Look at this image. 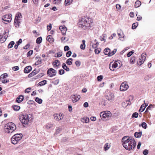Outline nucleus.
<instances>
[{
	"label": "nucleus",
	"instance_id": "obj_1",
	"mask_svg": "<svg viewBox=\"0 0 155 155\" xmlns=\"http://www.w3.org/2000/svg\"><path fill=\"white\" fill-rule=\"evenodd\" d=\"M91 23L87 17H84L79 19L78 25L79 27L85 29L88 27H91Z\"/></svg>",
	"mask_w": 155,
	"mask_h": 155
},
{
	"label": "nucleus",
	"instance_id": "obj_2",
	"mask_svg": "<svg viewBox=\"0 0 155 155\" xmlns=\"http://www.w3.org/2000/svg\"><path fill=\"white\" fill-rule=\"evenodd\" d=\"M136 143L135 140L131 137L130 141L127 142L126 144H123L124 147L127 150H131L134 149L136 147Z\"/></svg>",
	"mask_w": 155,
	"mask_h": 155
},
{
	"label": "nucleus",
	"instance_id": "obj_3",
	"mask_svg": "<svg viewBox=\"0 0 155 155\" xmlns=\"http://www.w3.org/2000/svg\"><path fill=\"white\" fill-rule=\"evenodd\" d=\"M5 131L7 133H12L16 128L15 124L12 122L8 123L5 125Z\"/></svg>",
	"mask_w": 155,
	"mask_h": 155
},
{
	"label": "nucleus",
	"instance_id": "obj_4",
	"mask_svg": "<svg viewBox=\"0 0 155 155\" xmlns=\"http://www.w3.org/2000/svg\"><path fill=\"white\" fill-rule=\"evenodd\" d=\"M31 115L25 114L20 115L19 117V119L23 124L26 125L28 122L29 118L31 117Z\"/></svg>",
	"mask_w": 155,
	"mask_h": 155
},
{
	"label": "nucleus",
	"instance_id": "obj_5",
	"mask_svg": "<svg viewBox=\"0 0 155 155\" xmlns=\"http://www.w3.org/2000/svg\"><path fill=\"white\" fill-rule=\"evenodd\" d=\"M100 115L102 119L104 120H106L111 117L112 114L110 111H106L101 112Z\"/></svg>",
	"mask_w": 155,
	"mask_h": 155
},
{
	"label": "nucleus",
	"instance_id": "obj_6",
	"mask_svg": "<svg viewBox=\"0 0 155 155\" xmlns=\"http://www.w3.org/2000/svg\"><path fill=\"white\" fill-rule=\"evenodd\" d=\"M22 137V135L21 134L14 135L11 138L12 143L14 144H17L19 141L21 140Z\"/></svg>",
	"mask_w": 155,
	"mask_h": 155
},
{
	"label": "nucleus",
	"instance_id": "obj_7",
	"mask_svg": "<svg viewBox=\"0 0 155 155\" xmlns=\"http://www.w3.org/2000/svg\"><path fill=\"white\" fill-rule=\"evenodd\" d=\"M22 15L21 13H18L15 17L14 24L15 26L18 28L19 26L20 25L21 22Z\"/></svg>",
	"mask_w": 155,
	"mask_h": 155
},
{
	"label": "nucleus",
	"instance_id": "obj_8",
	"mask_svg": "<svg viewBox=\"0 0 155 155\" xmlns=\"http://www.w3.org/2000/svg\"><path fill=\"white\" fill-rule=\"evenodd\" d=\"M120 61L118 60L116 61H112L109 65V68L110 70L114 71V68H116L118 66V64H120Z\"/></svg>",
	"mask_w": 155,
	"mask_h": 155
},
{
	"label": "nucleus",
	"instance_id": "obj_9",
	"mask_svg": "<svg viewBox=\"0 0 155 155\" xmlns=\"http://www.w3.org/2000/svg\"><path fill=\"white\" fill-rule=\"evenodd\" d=\"M56 72L57 71L53 69V68H51L48 70L47 74L48 76H49L50 77H52L56 75Z\"/></svg>",
	"mask_w": 155,
	"mask_h": 155
},
{
	"label": "nucleus",
	"instance_id": "obj_10",
	"mask_svg": "<svg viewBox=\"0 0 155 155\" xmlns=\"http://www.w3.org/2000/svg\"><path fill=\"white\" fill-rule=\"evenodd\" d=\"M11 14H7L4 15L2 17V20L7 23L10 22L12 20Z\"/></svg>",
	"mask_w": 155,
	"mask_h": 155
},
{
	"label": "nucleus",
	"instance_id": "obj_11",
	"mask_svg": "<svg viewBox=\"0 0 155 155\" xmlns=\"http://www.w3.org/2000/svg\"><path fill=\"white\" fill-rule=\"evenodd\" d=\"M129 86L126 82L122 83L120 87V90L121 91H125L128 88Z\"/></svg>",
	"mask_w": 155,
	"mask_h": 155
},
{
	"label": "nucleus",
	"instance_id": "obj_12",
	"mask_svg": "<svg viewBox=\"0 0 155 155\" xmlns=\"http://www.w3.org/2000/svg\"><path fill=\"white\" fill-rule=\"evenodd\" d=\"M72 100L73 102H75L79 100L81 98L79 95L77 94L72 95L71 96Z\"/></svg>",
	"mask_w": 155,
	"mask_h": 155
},
{
	"label": "nucleus",
	"instance_id": "obj_13",
	"mask_svg": "<svg viewBox=\"0 0 155 155\" xmlns=\"http://www.w3.org/2000/svg\"><path fill=\"white\" fill-rule=\"evenodd\" d=\"M130 138L129 136H125L123 137L122 139V142L123 145V144H126L127 142L130 141Z\"/></svg>",
	"mask_w": 155,
	"mask_h": 155
},
{
	"label": "nucleus",
	"instance_id": "obj_14",
	"mask_svg": "<svg viewBox=\"0 0 155 155\" xmlns=\"http://www.w3.org/2000/svg\"><path fill=\"white\" fill-rule=\"evenodd\" d=\"M114 94L112 93H109L108 94L106 97V99L109 101H112L114 99Z\"/></svg>",
	"mask_w": 155,
	"mask_h": 155
},
{
	"label": "nucleus",
	"instance_id": "obj_15",
	"mask_svg": "<svg viewBox=\"0 0 155 155\" xmlns=\"http://www.w3.org/2000/svg\"><path fill=\"white\" fill-rule=\"evenodd\" d=\"M59 29L61 31L63 35H64L66 32L67 28L65 26H60L59 27Z\"/></svg>",
	"mask_w": 155,
	"mask_h": 155
},
{
	"label": "nucleus",
	"instance_id": "obj_16",
	"mask_svg": "<svg viewBox=\"0 0 155 155\" xmlns=\"http://www.w3.org/2000/svg\"><path fill=\"white\" fill-rule=\"evenodd\" d=\"M32 67L30 66L26 67L24 70V72L25 73H28L32 70Z\"/></svg>",
	"mask_w": 155,
	"mask_h": 155
},
{
	"label": "nucleus",
	"instance_id": "obj_17",
	"mask_svg": "<svg viewBox=\"0 0 155 155\" xmlns=\"http://www.w3.org/2000/svg\"><path fill=\"white\" fill-rule=\"evenodd\" d=\"M46 39L50 43H52L54 42V39L52 36L51 35H49L47 36Z\"/></svg>",
	"mask_w": 155,
	"mask_h": 155
},
{
	"label": "nucleus",
	"instance_id": "obj_18",
	"mask_svg": "<svg viewBox=\"0 0 155 155\" xmlns=\"http://www.w3.org/2000/svg\"><path fill=\"white\" fill-rule=\"evenodd\" d=\"M23 96L21 95L19 96L16 98V101L18 103H20L23 101Z\"/></svg>",
	"mask_w": 155,
	"mask_h": 155
},
{
	"label": "nucleus",
	"instance_id": "obj_19",
	"mask_svg": "<svg viewBox=\"0 0 155 155\" xmlns=\"http://www.w3.org/2000/svg\"><path fill=\"white\" fill-rule=\"evenodd\" d=\"M130 100L126 101L122 103V105L123 107H126V106L128 105H130L131 103Z\"/></svg>",
	"mask_w": 155,
	"mask_h": 155
},
{
	"label": "nucleus",
	"instance_id": "obj_20",
	"mask_svg": "<svg viewBox=\"0 0 155 155\" xmlns=\"http://www.w3.org/2000/svg\"><path fill=\"white\" fill-rule=\"evenodd\" d=\"M142 134V131H140L139 132H136L135 133L134 135L135 137L137 138H139L141 137Z\"/></svg>",
	"mask_w": 155,
	"mask_h": 155
},
{
	"label": "nucleus",
	"instance_id": "obj_21",
	"mask_svg": "<svg viewBox=\"0 0 155 155\" xmlns=\"http://www.w3.org/2000/svg\"><path fill=\"white\" fill-rule=\"evenodd\" d=\"M37 73H38V72L37 71V70L36 69H35L31 73L28 75V78H31Z\"/></svg>",
	"mask_w": 155,
	"mask_h": 155
},
{
	"label": "nucleus",
	"instance_id": "obj_22",
	"mask_svg": "<svg viewBox=\"0 0 155 155\" xmlns=\"http://www.w3.org/2000/svg\"><path fill=\"white\" fill-rule=\"evenodd\" d=\"M60 62L58 60H56L55 61L53 62L52 64L54 67H58L60 65Z\"/></svg>",
	"mask_w": 155,
	"mask_h": 155
},
{
	"label": "nucleus",
	"instance_id": "obj_23",
	"mask_svg": "<svg viewBox=\"0 0 155 155\" xmlns=\"http://www.w3.org/2000/svg\"><path fill=\"white\" fill-rule=\"evenodd\" d=\"M22 42V40L21 39H20L19 40L16 42V44L15 45L14 48L15 49H17L18 48V45L20 44Z\"/></svg>",
	"mask_w": 155,
	"mask_h": 155
},
{
	"label": "nucleus",
	"instance_id": "obj_24",
	"mask_svg": "<svg viewBox=\"0 0 155 155\" xmlns=\"http://www.w3.org/2000/svg\"><path fill=\"white\" fill-rule=\"evenodd\" d=\"M145 104V105H144V104H142L139 110L140 111L143 112L144 110L146 107L148 105L147 104V105Z\"/></svg>",
	"mask_w": 155,
	"mask_h": 155
},
{
	"label": "nucleus",
	"instance_id": "obj_25",
	"mask_svg": "<svg viewBox=\"0 0 155 155\" xmlns=\"http://www.w3.org/2000/svg\"><path fill=\"white\" fill-rule=\"evenodd\" d=\"M82 43L81 44L80 46V48L82 50H84L85 48V41L84 40L82 41Z\"/></svg>",
	"mask_w": 155,
	"mask_h": 155
},
{
	"label": "nucleus",
	"instance_id": "obj_26",
	"mask_svg": "<svg viewBox=\"0 0 155 155\" xmlns=\"http://www.w3.org/2000/svg\"><path fill=\"white\" fill-rule=\"evenodd\" d=\"M110 144H109V143H105L104 147V150L107 151L110 148Z\"/></svg>",
	"mask_w": 155,
	"mask_h": 155
},
{
	"label": "nucleus",
	"instance_id": "obj_27",
	"mask_svg": "<svg viewBox=\"0 0 155 155\" xmlns=\"http://www.w3.org/2000/svg\"><path fill=\"white\" fill-rule=\"evenodd\" d=\"M110 49L108 48H106L104 50V53L105 55H108L109 56V54L110 53Z\"/></svg>",
	"mask_w": 155,
	"mask_h": 155
},
{
	"label": "nucleus",
	"instance_id": "obj_28",
	"mask_svg": "<svg viewBox=\"0 0 155 155\" xmlns=\"http://www.w3.org/2000/svg\"><path fill=\"white\" fill-rule=\"evenodd\" d=\"M136 58L134 56H132L130 59V63L131 64H134L135 62V60Z\"/></svg>",
	"mask_w": 155,
	"mask_h": 155
},
{
	"label": "nucleus",
	"instance_id": "obj_29",
	"mask_svg": "<svg viewBox=\"0 0 155 155\" xmlns=\"http://www.w3.org/2000/svg\"><path fill=\"white\" fill-rule=\"evenodd\" d=\"M73 0H65L64 2L65 5L68 6L70 5L72 2Z\"/></svg>",
	"mask_w": 155,
	"mask_h": 155
},
{
	"label": "nucleus",
	"instance_id": "obj_30",
	"mask_svg": "<svg viewBox=\"0 0 155 155\" xmlns=\"http://www.w3.org/2000/svg\"><path fill=\"white\" fill-rule=\"evenodd\" d=\"M62 68L65 70L67 71H70L69 68L68 67L66 66V64L64 63H63L62 65Z\"/></svg>",
	"mask_w": 155,
	"mask_h": 155
},
{
	"label": "nucleus",
	"instance_id": "obj_31",
	"mask_svg": "<svg viewBox=\"0 0 155 155\" xmlns=\"http://www.w3.org/2000/svg\"><path fill=\"white\" fill-rule=\"evenodd\" d=\"M73 59L71 58H70L67 60L66 63L69 65H71L72 64V61Z\"/></svg>",
	"mask_w": 155,
	"mask_h": 155
},
{
	"label": "nucleus",
	"instance_id": "obj_32",
	"mask_svg": "<svg viewBox=\"0 0 155 155\" xmlns=\"http://www.w3.org/2000/svg\"><path fill=\"white\" fill-rule=\"evenodd\" d=\"M141 4V2L139 0L135 2V8H138L139 7Z\"/></svg>",
	"mask_w": 155,
	"mask_h": 155
},
{
	"label": "nucleus",
	"instance_id": "obj_33",
	"mask_svg": "<svg viewBox=\"0 0 155 155\" xmlns=\"http://www.w3.org/2000/svg\"><path fill=\"white\" fill-rule=\"evenodd\" d=\"M146 56L147 55L146 53H143L142 54L141 58H140L144 61L146 60Z\"/></svg>",
	"mask_w": 155,
	"mask_h": 155
},
{
	"label": "nucleus",
	"instance_id": "obj_34",
	"mask_svg": "<svg viewBox=\"0 0 155 155\" xmlns=\"http://www.w3.org/2000/svg\"><path fill=\"white\" fill-rule=\"evenodd\" d=\"M47 82V81L46 80H43V81L40 82L38 83V86H43V85L46 84Z\"/></svg>",
	"mask_w": 155,
	"mask_h": 155
},
{
	"label": "nucleus",
	"instance_id": "obj_35",
	"mask_svg": "<svg viewBox=\"0 0 155 155\" xmlns=\"http://www.w3.org/2000/svg\"><path fill=\"white\" fill-rule=\"evenodd\" d=\"M53 126V124L51 123H48L46 125V128L48 129H50Z\"/></svg>",
	"mask_w": 155,
	"mask_h": 155
},
{
	"label": "nucleus",
	"instance_id": "obj_36",
	"mask_svg": "<svg viewBox=\"0 0 155 155\" xmlns=\"http://www.w3.org/2000/svg\"><path fill=\"white\" fill-rule=\"evenodd\" d=\"M35 101L39 104H41L42 102V100L38 97L36 98Z\"/></svg>",
	"mask_w": 155,
	"mask_h": 155
},
{
	"label": "nucleus",
	"instance_id": "obj_37",
	"mask_svg": "<svg viewBox=\"0 0 155 155\" xmlns=\"http://www.w3.org/2000/svg\"><path fill=\"white\" fill-rule=\"evenodd\" d=\"M89 118L88 117H85L84 118H82L81 120V121L82 122L85 123H88L89 121Z\"/></svg>",
	"mask_w": 155,
	"mask_h": 155
},
{
	"label": "nucleus",
	"instance_id": "obj_38",
	"mask_svg": "<svg viewBox=\"0 0 155 155\" xmlns=\"http://www.w3.org/2000/svg\"><path fill=\"white\" fill-rule=\"evenodd\" d=\"M54 119L55 120H60V115L59 114H55L54 115Z\"/></svg>",
	"mask_w": 155,
	"mask_h": 155
},
{
	"label": "nucleus",
	"instance_id": "obj_39",
	"mask_svg": "<svg viewBox=\"0 0 155 155\" xmlns=\"http://www.w3.org/2000/svg\"><path fill=\"white\" fill-rule=\"evenodd\" d=\"M42 41V38L41 37H39L36 40V43L38 44H40Z\"/></svg>",
	"mask_w": 155,
	"mask_h": 155
},
{
	"label": "nucleus",
	"instance_id": "obj_40",
	"mask_svg": "<svg viewBox=\"0 0 155 155\" xmlns=\"http://www.w3.org/2000/svg\"><path fill=\"white\" fill-rule=\"evenodd\" d=\"M15 42L14 41H11L10 42V43L8 44V48H12L13 46V45H14Z\"/></svg>",
	"mask_w": 155,
	"mask_h": 155
},
{
	"label": "nucleus",
	"instance_id": "obj_41",
	"mask_svg": "<svg viewBox=\"0 0 155 155\" xmlns=\"http://www.w3.org/2000/svg\"><path fill=\"white\" fill-rule=\"evenodd\" d=\"M140 127L142 126L143 128L144 129H146L147 127V125L146 123L143 122L141 124H140L139 125Z\"/></svg>",
	"mask_w": 155,
	"mask_h": 155
},
{
	"label": "nucleus",
	"instance_id": "obj_42",
	"mask_svg": "<svg viewBox=\"0 0 155 155\" xmlns=\"http://www.w3.org/2000/svg\"><path fill=\"white\" fill-rule=\"evenodd\" d=\"M8 76V74L7 73H4L1 75L0 77V80L1 79H4Z\"/></svg>",
	"mask_w": 155,
	"mask_h": 155
},
{
	"label": "nucleus",
	"instance_id": "obj_43",
	"mask_svg": "<svg viewBox=\"0 0 155 155\" xmlns=\"http://www.w3.org/2000/svg\"><path fill=\"white\" fill-rule=\"evenodd\" d=\"M138 25V23L137 22H136L134 23L132 26V28L133 29H136Z\"/></svg>",
	"mask_w": 155,
	"mask_h": 155
},
{
	"label": "nucleus",
	"instance_id": "obj_44",
	"mask_svg": "<svg viewBox=\"0 0 155 155\" xmlns=\"http://www.w3.org/2000/svg\"><path fill=\"white\" fill-rule=\"evenodd\" d=\"M117 51V49H114V50L110 52V53L109 54V56H111L114 54Z\"/></svg>",
	"mask_w": 155,
	"mask_h": 155
},
{
	"label": "nucleus",
	"instance_id": "obj_45",
	"mask_svg": "<svg viewBox=\"0 0 155 155\" xmlns=\"http://www.w3.org/2000/svg\"><path fill=\"white\" fill-rule=\"evenodd\" d=\"M13 107L14 108V110L15 111H18L20 109V107L19 106L17 105H14L13 106Z\"/></svg>",
	"mask_w": 155,
	"mask_h": 155
},
{
	"label": "nucleus",
	"instance_id": "obj_46",
	"mask_svg": "<svg viewBox=\"0 0 155 155\" xmlns=\"http://www.w3.org/2000/svg\"><path fill=\"white\" fill-rule=\"evenodd\" d=\"M101 50L100 48L95 49L94 50L95 53L97 54H98L101 52Z\"/></svg>",
	"mask_w": 155,
	"mask_h": 155
},
{
	"label": "nucleus",
	"instance_id": "obj_47",
	"mask_svg": "<svg viewBox=\"0 0 155 155\" xmlns=\"http://www.w3.org/2000/svg\"><path fill=\"white\" fill-rule=\"evenodd\" d=\"M144 62V61L142 60L140 58L139 61L137 62V64H138L140 66Z\"/></svg>",
	"mask_w": 155,
	"mask_h": 155
},
{
	"label": "nucleus",
	"instance_id": "obj_48",
	"mask_svg": "<svg viewBox=\"0 0 155 155\" xmlns=\"http://www.w3.org/2000/svg\"><path fill=\"white\" fill-rule=\"evenodd\" d=\"M138 114L137 112H135L134 113L132 116V117H135V118H137L138 117Z\"/></svg>",
	"mask_w": 155,
	"mask_h": 155
},
{
	"label": "nucleus",
	"instance_id": "obj_49",
	"mask_svg": "<svg viewBox=\"0 0 155 155\" xmlns=\"http://www.w3.org/2000/svg\"><path fill=\"white\" fill-rule=\"evenodd\" d=\"M61 129L59 127H57L56 129V132L55 133V134H58L59 132H60L61 130Z\"/></svg>",
	"mask_w": 155,
	"mask_h": 155
},
{
	"label": "nucleus",
	"instance_id": "obj_50",
	"mask_svg": "<svg viewBox=\"0 0 155 155\" xmlns=\"http://www.w3.org/2000/svg\"><path fill=\"white\" fill-rule=\"evenodd\" d=\"M134 52V51L133 50L129 52L127 54V56L128 57H130L133 53Z\"/></svg>",
	"mask_w": 155,
	"mask_h": 155
},
{
	"label": "nucleus",
	"instance_id": "obj_51",
	"mask_svg": "<svg viewBox=\"0 0 155 155\" xmlns=\"http://www.w3.org/2000/svg\"><path fill=\"white\" fill-rule=\"evenodd\" d=\"M62 52H58L57 53V56H55L56 57H59L62 56Z\"/></svg>",
	"mask_w": 155,
	"mask_h": 155
},
{
	"label": "nucleus",
	"instance_id": "obj_52",
	"mask_svg": "<svg viewBox=\"0 0 155 155\" xmlns=\"http://www.w3.org/2000/svg\"><path fill=\"white\" fill-rule=\"evenodd\" d=\"M71 52L70 51H68L66 53V56L68 57H69L71 55Z\"/></svg>",
	"mask_w": 155,
	"mask_h": 155
},
{
	"label": "nucleus",
	"instance_id": "obj_53",
	"mask_svg": "<svg viewBox=\"0 0 155 155\" xmlns=\"http://www.w3.org/2000/svg\"><path fill=\"white\" fill-rule=\"evenodd\" d=\"M33 53V51L32 50H30L27 53V57L30 56Z\"/></svg>",
	"mask_w": 155,
	"mask_h": 155
},
{
	"label": "nucleus",
	"instance_id": "obj_54",
	"mask_svg": "<svg viewBox=\"0 0 155 155\" xmlns=\"http://www.w3.org/2000/svg\"><path fill=\"white\" fill-rule=\"evenodd\" d=\"M42 60L40 59H39L38 61H37L35 63V64L36 65H38L40 64H41L42 63Z\"/></svg>",
	"mask_w": 155,
	"mask_h": 155
},
{
	"label": "nucleus",
	"instance_id": "obj_55",
	"mask_svg": "<svg viewBox=\"0 0 155 155\" xmlns=\"http://www.w3.org/2000/svg\"><path fill=\"white\" fill-rule=\"evenodd\" d=\"M75 64L77 67H79L81 65V62L79 61H77L75 62Z\"/></svg>",
	"mask_w": 155,
	"mask_h": 155
},
{
	"label": "nucleus",
	"instance_id": "obj_56",
	"mask_svg": "<svg viewBox=\"0 0 155 155\" xmlns=\"http://www.w3.org/2000/svg\"><path fill=\"white\" fill-rule=\"evenodd\" d=\"M65 71L63 69H60L59 71V74L60 75H62L64 73Z\"/></svg>",
	"mask_w": 155,
	"mask_h": 155
},
{
	"label": "nucleus",
	"instance_id": "obj_57",
	"mask_svg": "<svg viewBox=\"0 0 155 155\" xmlns=\"http://www.w3.org/2000/svg\"><path fill=\"white\" fill-rule=\"evenodd\" d=\"M103 79V76L102 75L99 76L97 77V79L98 81H101Z\"/></svg>",
	"mask_w": 155,
	"mask_h": 155
},
{
	"label": "nucleus",
	"instance_id": "obj_58",
	"mask_svg": "<svg viewBox=\"0 0 155 155\" xmlns=\"http://www.w3.org/2000/svg\"><path fill=\"white\" fill-rule=\"evenodd\" d=\"M12 70L14 71L18 70L19 69V68L18 66L13 67L12 68Z\"/></svg>",
	"mask_w": 155,
	"mask_h": 155
},
{
	"label": "nucleus",
	"instance_id": "obj_59",
	"mask_svg": "<svg viewBox=\"0 0 155 155\" xmlns=\"http://www.w3.org/2000/svg\"><path fill=\"white\" fill-rule=\"evenodd\" d=\"M59 83V80L57 79L53 82V83L55 85H57Z\"/></svg>",
	"mask_w": 155,
	"mask_h": 155
},
{
	"label": "nucleus",
	"instance_id": "obj_60",
	"mask_svg": "<svg viewBox=\"0 0 155 155\" xmlns=\"http://www.w3.org/2000/svg\"><path fill=\"white\" fill-rule=\"evenodd\" d=\"M0 80L3 83H6L9 82V80H5V79H1V80Z\"/></svg>",
	"mask_w": 155,
	"mask_h": 155
},
{
	"label": "nucleus",
	"instance_id": "obj_61",
	"mask_svg": "<svg viewBox=\"0 0 155 155\" xmlns=\"http://www.w3.org/2000/svg\"><path fill=\"white\" fill-rule=\"evenodd\" d=\"M31 89V88L29 87L26 88L25 91V93H29L30 92V90Z\"/></svg>",
	"mask_w": 155,
	"mask_h": 155
},
{
	"label": "nucleus",
	"instance_id": "obj_62",
	"mask_svg": "<svg viewBox=\"0 0 155 155\" xmlns=\"http://www.w3.org/2000/svg\"><path fill=\"white\" fill-rule=\"evenodd\" d=\"M116 8L117 9L120 10L121 8V6L119 4H117L116 5Z\"/></svg>",
	"mask_w": 155,
	"mask_h": 155
},
{
	"label": "nucleus",
	"instance_id": "obj_63",
	"mask_svg": "<svg viewBox=\"0 0 155 155\" xmlns=\"http://www.w3.org/2000/svg\"><path fill=\"white\" fill-rule=\"evenodd\" d=\"M116 35V34L114 33L113 34H112L110 37H109V39H113V37L115 36Z\"/></svg>",
	"mask_w": 155,
	"mask_h": 155
},
{
	"label": "nucleus",
	"instance_id": "obj_64",
	"mask_svg": "<svg viewBox=\"0 0 155 155\" xmlns=\"http://www.w3.org/2000/svg\"><path fill=\"white\" fill-rule=\"evenodd\" d=\"M30 46L29 44H27L25 46L23 47V49H27Z\"/></svg>",
	"mask_w": 155,
	"mask_h": 155
}]
</instances>
